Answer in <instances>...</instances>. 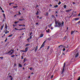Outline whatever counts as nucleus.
I'll return each mask as SVG.
<instances>
[{
  "label": "nucleus",
  "instance_id": "f257e3e1",
  "mask_svg": "<svg viewBox=\"0 0 80 80\" xmlns=\"http://www.w3.org/2000/svg\"><path fill=\"white\" fill-rule=\"evenodd\" d=\"M58 26H59L58 27H63L64 25V22L62 21V22L61 23V22H58Z\"/></svg>",
  "mask_w": 80,
  "mask_h": 80
},
{
  "label": "nucleus",
  "instance_id": "f03ea898",
  "mask_svg": "<svg viewBox=\"0 0 80 80\" xmlns=\"http://www.w3.org/2000/svg\"><path fill=\"white\" fill-rule=\"evenodd\" d=\"M65 62H64V65L63 67V68L62 69V72L61 73V75H63V72H64V71H65Z\"/></svg>",
  "mask_w": 80,
  "mask_h": 80
},
{
  "label": "nucleus",
  "instance_id": "7ed1b4c3",
  "mask_svg": "<svg viewBox=\"0 0 80 80\" xmlns=\"http://www.w3.org/2000/svg\"><path fill=\"white\" fill-rule=\"evenodd\" d=\"M55 23L56 25H55V27H58V22L57 21H56V22H55Z\"/></svg>",
  "mask_w": 80,
  "mask_h": 80
},
{
  "label": "nucleus",
  "instance_id": "20e7f679",
  "mask_svg": "<svg viewBox=\"0 0 80 80\" xmlns=\"http://www.w3.org/2000/svg\"><path fill=\"white\" fill-rule=\"evenodd\" d=\"M67 39V36H66L63 38V40L65 41V40H66Z\"/></svg>",
  "mask_w": 80,
  "mask_h": 80
},
{
  "label": "nucleus",
  "instance_id": "39448f33",
  "mask_svg": "<svg viewBox=\"0 0 80 80\" xmlns=\"http://www.w3.org/2000/svg\"><path fill=\"white\" fill-rule=\"evenodd\" d=\"M5 28H6V29H5V32H7L8 30H7V24H6L5 25Z\"/></svg>",
  "mask_w": 80,
  "mask_h": 80
},
{
  "label": "nucleus",
  "instance_id": "423d86ee",
  "mask_svg": "<svg viewBox=\"0 0 80 80\" xmlns=\"http://www.w3.org/2000/svg\"><path fill=\"white\" fill-rule=\"evenodd\" d=\"M28 47H27L25 48V50L24 51L25 52H27V51H28Z\"/></svg>",
  "mask_w": 80,
  "mask_h": 80
},
{
  "label": "nucleus",
  "instance_id": "0eeeda50",
  "mask_svg": "<svg viewBox=\"0 0 80 80\" xmlns=\"http://www.w3.org/2000/svg\"><path fill=\"white\" fill-rule=\"evenodd\" d=\"M44 45H45V42H43L41 46V48H43V47H44Z\"/></svg>",
  "mask_w": 80,
  "mask_h": 80
},
{
  "label": "nucleus",
  "instance_id": "6e6552de",
  "mask_svg": "<svg viewBox=\"0 0 80 80\" xmlns=\"http://www.w3.org/2000/svg\"><path fill=\"white\" fill-rule=\"evenodd\" d=\"M37 50H38V46H36V47L34 50L35 52H37Z\"/></svg>",
  "mask_w": 80,
  "mask_h": 80
},
{
  "label": "nucleus",
  "instance_id": "1a4fd4ad",
  "mask_svg": "<svg viewBox=\"0 0 80 80\" xmlns=\"http://www.w3.org/2000/svg\"><path fill=\"white\" fill-rule=\"evenodd\" d=\"M3 27H4V24H3L2 26H1V30H3Z\"/></svg>",
  "mask_w": 80,
  "mask_h": 80
},
{
  "label": "nucleus",
  "instance_id": "9d476101",
  "mask_svg": "<svg viewBox=\"0 0 80 80\" xmlns=\"http://www.w3.org/2000/svg\"><path fill=\"white\" fill-rule=\"evenodd\" d=\"M74 19L75 21H77V20H79L80 19L79 18H74Z\"/></svg>",
  "mask_w": 80,
  "mask_h": 80
},
{
  "label": "nucleus",
  "instance_id": "9b49d317",
  "mask_svg": "<svg viewBox=\"0 0 80 80\" xmlns=\"http://www.w3.org/2000/svg\"><path fill=\"white\" fill-rule=\"evenodd\" d=\"M43 37V34H42L40 35V38H42Z\"/></svg>",
  "mask_w": 80,
  "mask_h": 80
},
{
  "label": "nucleus",
  "instance_id": "f8f14e48",
  "mask_svg": "<svg viewBox=\"0 0 80 80\" xmlns=\"http://www.w3.org/2000/svg\"><path fill=\"white\" fill-rule=\"evenodd\" d=\"M18 66L20 68L22 67V65L21 64L19 63L18 64Z\"/></svg>",
  "mask_w": 80,
  "mask_h": 80
},
{
  "label": "nucleus",
  "instance_id": "ddd939ff",
  "mask_svg": "<svg viewBox=\"0 0 80 80\" xmlns=\"http://www.w3.org/2000/svg\"><path fill=\"white\" fill-rule=\"evenodd\" d=\"M3 15L4 19H6L5 14L4 13H3Z\"/></svg>",
  "mask_w": 80,
  "mask_h": 80
},
{
  "label": "nucleus",
  "instance_id": "4468645a",
  "mask_svg": "<svg viewBox=\"0 0 80 80\" xmlns=\"http://www.w3.org/2000/svg\"><path fill=\"white\" fill-rule=\"evenodd\" d=\"M70 11H72V9H69L68 10H67L66 11V12H70Z\"/></svg>",
  "mask_w": 80,
  "mask_h": 80
},
{
  "label": "nucleus",
  "instance_id": "2eb2a0df",
  "mask_svg": "<svg viewBox=\"0 0 80 80\" xmlns=\"http://www.w3.org/2000/svg\"><path fill=\"white\" fill-rule=\"evenodd\" d=\"M25 20V19L23 18V19H19V21H22V20Z\"/></svg>",
  "mask_w": 80,
  "mask_h": 80
},
{
  "label": "nucleus",
  "instance_id": "dca6fc26",
  "mask_svg": "<svg viewBox=\"0 0 80 80\" xmlns=\"http://www.w3.org/2000/svg\"><path fill=\"white\" fill-rule=\"evenodd\" d=\"M78 56V53H77L75 56V58H77V57Z\"/></svg>",
  "mask_w": 80,
  "mask_h": 80
},
{
  "label": "nucleus",
  "instance_id": "f3484780",
  "mask_svg": "<svg viewBox=\"0 0 80 80\" xmlns=\"http://www.w3.org/2000/svg\"><path fill=\"white\" fill-rule=\"evenodd\" d=\"M75 31H72L71 32V34L73 35V33H74V32H75Z\"/></svg>",
  "mask_w": 80,
  "mask_h": 80
},
{
  "label": "nucleus",
  "instance_id": "a211bd4d",
  "mask_svg": "<svg viewBox=\"0 0 80 80\" xmlns=\"http://www.w3.org/2000/svg\"><path fill=\"white\" fill-rule=\"evenodd\" d=\"M39 14V12H38V11H37L36 13V15H38V14Z\"/></svg>",
  "mask_w": 80,
  "mask_h": 80
},
{
  "label": "nucleus",
  "instance_id": "6ab92c4d",
  "mask_svg": "<svg viewBox=\"0 0 80 80\" xmlns=\"http://www.w3.org/2000/svg\"><path fill=\"white\" fill-rule=\"evenodd\" d=\"M54 8H57L58 7V5H56L55 6H54Z\"/></svg>",
  "mask_w": 80,
  "mask_h": 80
},
{
  "label": "nucleus",
  "instance_id": "aec40b11",
  "mask_svg": "<svg viewBox=\"0 0 80 80\" xmlns=\"http://www.w3.org/2000/svg\"><path fill=\"white\" fill-rule=\"evenodd\" d=\"M30 45V44H27L25 45V47H27L28 46H29Z\"/></svg>",
  "mask_w": 80,
  "mask_h": 80
},
{
  "label": "nucleus",
  "instance_id": "412c9836",
  "mask_svg": "<svg viewBox=\"0 0 80 80\" xmlns=\"http://www.w3.org/2000/svg\"><path fill=\"white\" fill-rule=\"evenodd\" d=\"M13 36V34H11L10 35H9L8 37H12Z\"/></svg>",
  "mask_w": 80,
  "mask_h": 80
},
{
  "label": "nucleus",
  "instance_id": "4be33fe9",
  "mask_svg": "<svg viewBox=\"0 0 80 80\" xmlns=\"http://www.w3.org/2000/svg\"><path fill=\"white\" fill-rule=\"evenodd\" d=\"M63 7L64 8H67V5H64Z\"/></svg>",
  "mask_w": 80,
  "mask_h": 80
},
{
  "label": "nucleus",
  "instance_id": "5701e85b",
  "mask_svg": "<svg viewBox=\"0 0 80 80\" xmlns=\"http://www.w3.org/2000/svg\"><path fill=\"white\" fill-rule=\"evenodd\" d=\"M18 6H13V8H17Z\"/></svg>",
  "mask_w": 80,
  "mask_h": 80
},
{
  "label": "nucleus",
  "instance_id": "b1692460",
  "mask_svg": "<svg viewBox=\"0 0 80 80\" xmlns=\"http://www.w3.org/2000/svg\"><path fill=\"white\" fill-rule=\"evenodd\" d=\"M0 58H1V60H3V57H0Z\"/></svg>",
  "mask_w": 80,
  "mask_h": 80
},
{
  "label": "nucleus",
  "instance_id": "393cba45",
  "mask_svg": "<svg viewBox=\"0 0 80 80\" xmlns=\"http://www.w3.org/2000/svg\"><path fill=\"white\" fill-rule=\"evenodd\" d=\"M29 69H30V70H32V69H33V68L31 67H30V68H29Z\"/></svg>",
  "mask_w": 80,
  "mask_h": 80
},
{
  "label": "nucleus",
  "instance_id": "a878e982",
  "mask_svg": "<svg viewBox=\"0 0 80 80\" xmlns=\"http://www.w3.org/2000/svg\"><path fill=\"white\" fill-rule=\"evenodd\" d=\"M53 75H52L51 77V79H52L53 78Z\"/></svg>",
  "mask_w": 80,
  "mask_h": 80
},
{
  "label": "nucleus",
  "instance_id": "bb28decb",
  "mask_svg": "<svg viewBox=\"0 0 80 80\" xmlns=\"http://www.w3.org/2000/svg\"><path fill=\"white\" fill-rule=\"evenodd\" d=\"M26 60V58H25L23 61V62H26V61H25Z\"/></svg>",
  "mask_w": 80,
  "mask_h": 80
},
{
  "label": "nucleus",
  "instance_id": "cd10ccee",
  "mask_svg": "<svg viewBox=\"0 0 80 80\" xmlns=\"http://www.w3.org/2000/svg\"><path fill=\"white\" fill-rule=\"evenodd\" d=\"M52 24H51L49 25H48V27H52Z\"/></svg>",
  "mask_w": 80,
  "mask_h": 80
},
{
  "label": "nucleus",
  "instance_id": "c85d7f7f",
  "mask_svg": "<svg viewBox=\"0 0 80 80\" xmlns=\"http://www.w3.org/2000/svg\"><path fill=\"white\" fill-rule=\"evenodd\" d=\"M52 18H55V17L54 15H52Z\"/></svg>",
  "mask_w": 80,
  "mask_h": 80
},
{
  "label": "nucleus",
  "instance_id": "c756f323",
  "mask_svg": "<svg viewBox=\"0 0 80 80\" xmlns=\"http://www.w3.org/2000/svg\"><path fill=\"white\" fill-rule=\"evenodd\" d=\"M61 4V2L59 1L58 3V5H60Z\"/></svg>",
  "mask_w": 80,
  "mask_h": 80
},
{
  "label": "nucleus",
  "instance_id": "7c9ffc66",
  "mask_svg": "<svg viewBox=\"0 0 80 80\" xmlns=\"http://www.w3.org/2000/svg\"><path fill=\"white\" fill-rule=\"evenodd\" d=\"M61 47H63V45H60L59 46H58V48H60Z\"/></svg>",
  "mask_w": 80,
  "mask_h": 80
},
{
  "label": "nucleus",
  "instance_id": "2f4dec72",
  "mask_svg": "<svg viewBox=\"0 0 80 80\" xmlns=\"http://www.w3.org/2000/svg\"><path fill=\"white\" fill-rule=\"evenodd\" d=\"M15 55H12V56H11V57H12V58H13L14 57H15Z\"/></svg>",
  "mask_w": 80,
  "mask_h": 80
},
{
  "label": "nucleus",
  "instance_id": "473e14b6",
  "mask_svg": "<svg viewBox=\"0 0 80 80\" xmlns=\"http://www.w3.org/2000/svg\"><path fill=\"white\" fill-rule=\"evenodd\" d=\"M7 33H9V31H8L7 32L6 31L5 32V34H7Z\"/></svg>",
  "mask_w": 80,
  "mask_h": 80
},
{
  "label": "nucleus",
  "instance_id": "72a5a7b5",
  "mask_svg": "<svg viewBox=\"0 0 80 80\" xmlns=\"http://www.w3.org/2000/svg\"><path fill=\"white\" fill-rule=\"evenodd\" d=\"M21 59H23V58H23V56H21Z\"/></svg>",
  "mask_w": 80,
  "mask_h": 80
},
{
  "label": "nucleus",
  "instance_id": "f704fd0d",
  "mask_svg": "<svg viewBox=\"0 0 80 80\" xmlns=\"http://www.w3.org/2000/svg\"><path fill=\"white\" fill-rule=\"evenodd\" d=\"M18 21H15V22H14V23L15 24H16V23H18Z\"/></svg>",
  "mask_w": 80,
  "mask_h": 80
},
{
  "label": "nucleus",
  "instance_id": "c9c22d12",
  "mask_svg": "<svg viewBox=\"0 0 80 80\" xmlns=\"http://www.w3.org/2000/svg\"><path fill=\"white\" fill-rule=\"evenodd\" d=\"M32 36H30V37H29V39H31L32 38Z\"/></svg>",
  "mask_w": 80,
  "mask_h": 80
},
{
  "label": "nucleus",
  "instance_id": "e433bc0d",
  "mask_svg": "<svg viewBox=\"0 0 80 80\" xmlns=\"http://www.w3.org/2000/svg\"><path fill=\"white\" fill-rule=\"evenodd\" d=\"M7 40H8V39H7V38H6V40L4 41V42H6L7 41Z\"/></svg>",
  "mask_w": 80,
  "mask_h": 80
},
{
  "label": "nucleus",
  "instance_id": "4c0bfd02",
  "mask_svg": "<svg viewBox=\"0 0 80 80\" xmlns=\"http://www.w3.org/2000/svg\"><path fill=\"white\" fill-rule=\"evenodd\" d=\"M13 53H14V51H13L12 52H11V55H12V54H13Z\"/></svg>",
  "mask_w": 80,
  "mask_h": 80
},
{
  "label": "nucleus",
  "instance_id": "58836bf2",
  "mask_svg": "<svg viewBox=\"0 0 80 80\" xmlns=\"http://www.w3.org/2000/svg\"><path fill=\"white\" fill-rule=\"evenodd\" d=\"M29 39H30L29 38H28L27 40V41H28V42H30L29 41H28V40H29Z\"/></svg>",
  "mask_w": 80,
  "mask_h": 80
},
{
  "label": "nucleus",
  "instance_id": "ea45409f",
  "mask_svg": "<svg viewBox=\"0 0 80 80\" xmlns=\"http://www.w3.org/2000/svg\"><path fill=\"white\" fill-rule=\"evenodd\" d=\"M46 15L47 16H48V12L46 13Z\"/></svg>",
  "mask_w": 80,
  "mask_h": 80
},
{
  "label": "nucleus",
  "instance_id": "a19ab883",
  "mask_svg": "<svg viewBox=\"0 0 80 80\" xmlns=\"http://www.w3.org/2000/svg\"><path fill=\"white\" fill-rule=\"evenodd\" d=\"M46 31L47 33H48V32H50L49 31H48V30H46Z\"/></svg>",
  "mask_w": 80,
  "mask_h": 80
},
{
  "label": "nucleus",
  "instance_id": "79ce46f5",
  "mask_svg": "<svg viewBox=\"0 0 80 80\" xmlns=\"http://www.w3.org/2000/svg\"><path fill=\"white\" fill-rule=\"evenodd\" d=\"M49 48H50V46H48V48H47V50H48V49H49Z\"/></svg>",
  "mask_w": 80,
  "mask_h": 80
},
{
  "label": "nucleus",
  "instance_id": "37998d69",
  "mask_svg": "<svg viewBox=\"0 0 80 80\" xmlns=\"http://www.w3.org/2000/svg\"><path fill=\"white\" fill-rule=\"evenodd\" d=\"M32 32H31L30 33L29 35L30 36V35H32Z\"/></svg>",
  "mask_w": 80,
  "mask_h": 80
},
{
  "label": "nucleus",
  "instance_id": "c03bdc74",
  "mask_svg": "<svg viewBox=\"0 0 80 80\" xmlns=\"http://www.w3.org/2000/svg\"><path fill=\"white\" fill-rule=\"evenodd\" d=\"M65 48H63L62 50V51H65Z\"/></svg>",
  "mask_w": 80,
  "mask_h": 80
},
{
  "label": "nucleus",
  "instance_id": "a18cd8bd",
  "mask_svg": "<svg viewBox=\"0 0 80 80\" xmlns=\"http://www.w3.org/2000/svg\"><path fill=\"white\" fill-rule=\"evenodd\" d=\"M10 53L9 51L8 52V53H6V54H9V53Z\"/></svg>",
  "mask_w": 80,
  "mask_h": 80
},
{
  "label": "nucleus",
  "instance_id": "49530a36",
  "mask_svg": "<svg viewBox=\"0 0 80 80\" xmlns=\"http://www.w3.org/2000/svg\"><path fill=\"white\" fill-rule=\"evenodd\" d=\"M21 52H25V51L23 50H21Z\"/></svg>",
  "mask_w": 80,
  "mask_h": 80
},
{
  "label": "nucleus",
  "instance_id": "de8ad7c7",
  "mask_svg": "<svg viewBox=\"0 0 80 80\" xmlns=\"http://www.w3.org/2000/svg\"><path fill=\"white\" fill-rule=\"evenodd\" d=\"M48 40L50 41V40H51V38H48Z\"/></svg>",
  "mask_w": 80,
  "mask_h": 80
},
{
  "label": "nucleus",
  "instance_id": "09e8293b",
  "mask_svg": "<svg viewBox=\"0 0 80 80\" xmlns=\"http://www.w3.org/2000/svg\"><path fill=\"white\" fill-rule=\"evenodd\" d=\"M11 52H13V51H14V50H13V49H11Z\"/></svg>",
  "mask_w": 80,
  "mask_h": 80
},
{
  "label": "nucleus",
  "instance_id": "8fccbe9b",
  "mask_svg": "<svg viewBox=\"0 0 80 80\" xmlns=\"http://www.w3.org/2000/svg\"><path fill=\"white\" fill-rule=\"evenodd\" d=\"M39 19H42V17H41L39 18Z\"/></svg>",
  "mask_w": 80,
  "mask_h": 80
},
{
  "label": "nucleus",
  "instance_id": "3c124183",
  "mask_svg": "<svg viewBox=\"0 0 80 80\" xmlns=\"http://www.w3.org/2000/svg\"><path fill=\"white\" fill-rule=\"evenodd\" d=\"M18 13L19 15H21V13H20V12H18Z\"/></svg>",
  "mask_w": 80,
  "mask_h": 80
},
{
  "label": "nucleus",
  "instance_id": "603ef678",
  "mask_svg": "<svg viewBox=\"0 0 80 80\" xmlns=\"http://www.w3.org/2000/svg\"><path fill=\"white\" fill-rule=\"evenodd\" d=\"M58 70V69H56L55 70V72H57V71Z\"/></svg>",
  "mask_w": 80,
  "mask_h": 80
},
{
  "label": "nucleus",
  "instance_id": "864d4df0",
  "mask_svg": "<svg viewBox=\"0 0 80 80\" xmlns=\"http://www.w3.org/2000/svg\"><path fill=\"white\" fill-rule=\"evenodd\" d=\"M45 28H46L45 29V30H47V27H46Z\"/></svg>",
  "mask_w": 80,
  "mask_h": 80
},
{
  "label": "nucleus",
  "instance_id": "5fc2aeb1",
  "mask_svg": "<svg viewBox=\"0 0 80 80\" xmlns=\"http://www.w3.org/2000/svg\"><path fill=\"white\" fill-rule=\"evenodd\" d=\"M13 80V78H10V80Z\"/></svg>",
  "mask_w": 80,
  "mask_h": 80
},
{
  "label": "nucleus",
  "instance_id": "6e6d98bb",
  "mask_svg": "<svg viewBox=\"0 0 80 80\" xmlns=\"http://www.w3.org/2000/svg\"><path fill=\"white\" fill-rule=\"evenodd\" d=\"M0 8L1 10H3V9H2L1 7H0Z\"/></svg>",
  "mask_w": 80,
  "mask_h": 80
},
{
  "label": "nucleus",
  "instance_id": "4d7b16f0",
  "mask_svg": "<svg viewBox=\"0 0 80 80\" xmlns=\"http://www.w3.org/2000/svg\"><path fill=\"white\" fill-rule=\"evenodd\" d=\"M18 25L19 26V27H20V26H22V25L21 24H19Z\"/></svg>",
  "mask_w": 80,
  "mask_h": 80
},
{
  "label": "nucleus",
  "instance_id": "13d9d810",
  "mask_svg": "<svg viewBox=\"0 0 80 80\" xmlns=\"http://www.w3.org/2000/svg\"><path fill=\"white\" fill-rule=\"evenodd\" d=\"M10 3L11 5H12V4H14V2H11Z\"/></svg>",
  "mask_w": 80,
  "mask_h": 80
},
{
  "label": "nucleus",
  "instance_id": "bf43d9fd",
  "mask_svg": "<svg viewBox=\"0 0 80 80\" xmlns=\"http://www.w3.org/2000/svg\"><path fill=\"white\" fill-rule=\"evenodd\" d=\"M51 30H53V28H53V27H51Z\"/></svg>",
  "mask_w": 80,
  "mask_h": 80
},
{
  "label": "nucleus",
  "instance_id": "052dcab7",
  "mask_svg": "<svg viewBox=\"0 0 80 80\" xmlns=\"http://www.w3.org/2000/svg\"><path fill=\"white\" fill-rule=\"evenodd\" d=\"M2 12L3 13H4V12L3 10H2Z\"/></svg>",
  "mask_w": 80,
  "mask_h": 80
},
{
  "label": "nucleus",
  "instance_id": "680f3d73",
  "mask_svg": "<svg viewBox=\"0 0 80 80\" xmlns=\"http://www.w3.org/2000/svg\"><path fill=\"white\" fill-rule=\"evenodd\" d=\"M22 26H23V27H25V24L22 25Z\"/></svg>",
  "mask_w": 80,
  "mask_h": 80
},
{
  "label": "nucleus",
  "instance_id": "e2e57ef3",
  "mask_svg": "<svg viewBox=\"0 0 80 80\" xmlns=\"http://www.w3.org/2000/svg\"><path fill=\"white\" fill-rule=\"evenodd\" d=\"M36 25H38V22H37L36 23Z\"/></svg>",
  "mask_w": 80,
  "mask_h": 80
},
{
  "label": "nucleus",
  "instance_id": "0e129e2a",
  "mask_svg": "<svg viewBox=\"0 0 80 80\" xmlns=\"http://www.w3.org/2000/svg\"><path fill=\"white\" fill-rule=\"evenodd\" d=\"M52 4H50L49 5V7H52Z\"/></svg>",
  "mask_w": 80,
  "mask_h": 80
},
{
  "label": "nucleus",
  "instance_id": "69168bd1",
  "mask_svg": "<svg viewBox=\"0 0 80 80\" xmlns=\"http://www.w3.org/2000/svg\"><path fill=\"white\" fill-rule=\"evenodd\" d=\"M78 23H80V21L78 22Z\"/></svg>",
  "mask_w": 80,
  "mask_h": 80
},
{
  "label": "nucleus",
  "instance_id": "338daca9",
  "mask_svg": "<svg viewBox=\"0 0 80 80\" xmlns=\"http://www.w3.org/2000/svg\"><path fill=\"white\" fill-rule=\"evenodd\" d=\"M56 17H58V14L56 15Z\"/></svg>",
  "mask_w": 80,
  "mask_h": 80
},
{
  "label": "nucleus",
  "instance_id": "774afa93",
  "mask_svg": "<svg viewBox=\"0 0 80 80\" xmlns=\"http://www.w3.org/2000/svg\"><path fill=\"white\" fill-rule=\"evenodd\" d=\"M78 16L80 17V13H79V14L78 15Z\"/></svg>",
  "mask_w": 80,
  "mask_h": 80
}]
</instances>
